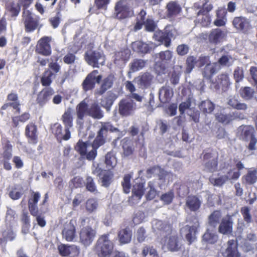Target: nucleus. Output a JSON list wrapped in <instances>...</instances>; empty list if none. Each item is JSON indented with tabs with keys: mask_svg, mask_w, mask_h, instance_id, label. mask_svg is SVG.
<instances>
[{
	"mask_svg": "<svg viewBox=\"0 0 257 257\" xmlns=\"http://www.w3.org/2000/svg\"><path fill=\"white\" fill-rule=\"evenodd\" d=\"M193 101L194 100L192 98L188 97L186 101L182 102L179 105V110L181 114L184 113L186 110H187V112H190L195 108L194 106L191 107Z\"/></svg>",
	"mask_w": 257,
	"mask_h": 257,
	"instance_id": "nucleus-45",
	"label": "nucleus"
},
{
	"mask_svg": "<svg viewBox=\"0 0 257 257\" xmlns=\"http://www.w3.org/2000/svg\"><path fill=\"white\" fill-rule=\"evenodd\" d=\"M102 79V75L99 74L98 70H93L88 74L82 83L84 91L93 89L95 83H99Z\"/></svg>",
	"mask_w": 257,
	"mask_h": 257,
	"instance_id": "nucleus-8",
	"label": "nucleus"
},
{
	"mask_svg": "<svg viewBox=\"0 0 257 257\" xmlns=\"http://www.w3.org/2000/svg\"><path fill=\"white\" fill-rule=\"evenodd\" d=\"M197 21L202 26L206 27L210 24V19L207 14L202 13L201 11H199L197 13Z\"/></svg>",
	"mask_w": 257,
	"mask_h": 257,
	"instance_id": "nucleus-54",
	"label": "nucleus"
},
{
	"mask_svg": "<svg viewBox=\"0 0 257 257\" xmlns=\"http://www.w3.org/2000/svg\"><path fill=\"white\" fill-rule=\"evenodd\" d=\"M233 221L231 216L224 217L219 224L218 232L225 235L231 234L232 232Z\"/></svg>",
	"mask_w": 257,
	"mask_h": 257,
	"instance_id": "nucleus-14",
	"label": "nucleus"
},
{
	"mask_svg": "<svg viewBox=\"0 0 257 257\" xmlns=\"http://www.w3.org/2000/svg\"><path fill=\"white\" fill-rule=\"evenodd\" d=\"M233 25L237 29L243 32L247 31L250 27L248 20L243 17H235L233 21Z\"/></svg>",
	"mask_w": 257,
	"mask_h": 257,
	"instance_id": "nucleus-27",
	"label": "nucleus"
},
{
	"mask_svg": "<svg viewBox=\"0 0 257 257\" xmlns=\"http://www.w3.org/2000/svg\"><path fill=\"white\" fill-rule=\"evenodd\" d=\"M240 173L238 171H236L235 169H230L225 175H223L225 179L227 180H236L240 176Z\"/></svg>",
	"mask_w": 257,
	"mask_h": 257,
	"instance_id": "nucleus-62",
	"label": "nucleus"
},
{
	"mask_svg": "<svg viewBox=\"0 0 257 257\" xmlns=\"http://www.w3.org/2000/svg\"><path fill=\"white\" fill-rule=\"evenodd\" d=\"M92 220H94L93 218L87 217H81L79 219L80 227H82L79 232V241L85 246L90 245L96 236L95 229L89 225Z\"/></svg>",
	"mask_w": 257,
	"mask_h": 257,
	"instance_id": "nucleus-2",
	"label": "nucleus"
},
{
	"mask_svg": "<svg viewBox=\"0 0 257 257\" xmlns=\"http://www.w3.org/2000/svg\"><path fill=\"white\" fill-rule=\"evenodd\" d=\"M154 76L150 73H144L136 77L134 81L138 85L139 88L146 89L149 88L153 80Z\"/></svg>",
	"mask_w": 257,
	"mask_h": 257,
	"instance_id": "nucleus-12",
	"label": "nucleus"
},
{
	"mask_svg": "<svg viewBox=\"0 0 257 257\" xmlns=\"http://www.w3.org/2000/svg\"><path fill=\"white\" fill-rule=\"evenodd\" d=\"M205 169L209 172H214L217 170V158L211 156V154L206 153L203 157Z\"/></svg>",
	"mask_w": 257,
	"mask_h": 257,
	"instance_id": "nucleus-22",
	"label": "nucleus"
},
{
	"mask_svg": "<svg viewBox=\"0 0 257 257\" xmlns=\"http://www.w3.org/2000/svg\"><path fill=\"white\" fill-rule=\"evenodd\" d=\"M254 90L249 87H242L240 89V95L242 98L245 100L251 99L254 95Z\"/></svg>",
	"mask_w": 257,
	"mask_h": 257,
	"instance_id": "nucleus-51",
	"label": "nucleus"
},
{
	"mask_svg": "<svg viewBox=\"0 0 257 257\" xmlns=\"http://www.w3.org/2000/svg\"><path fill=\"white\" fill-rule=\"evenodd\" d=\"M235 59L228 53L223 55L217 62L219 66L229 67L232 66Z\"/></svg>",
	"mask_w": 257,
	"mask_h": 257,
	"instance_id": "nucleus-36",
	"label": "nucleus"
},
{
	"mask_svg": "<svg viewBox=\"0 0 257 257\" xmlns=\"http://www.w3.org/2000/svg\"><path fill=\"white\" fill-rule=\"evenodd\" d=\"M141 255L142 257H159L156 249L149 245L143 247Z\"/></svg>",
	"mask_w": 257,
	"mask_h": 257,
	"instance_id": "nucleus-46",
	"label": "nucleus"
},
{
	"mask_svg": "<svg viewBox=\"0 0 257 257\" xmlns=\"http://www.w3.org/2000/svg\"><path fill=\"white\" fill-rule=\"evenodd\" d=\"M147 63V60L135 59L130 64V70L132 72L140 71L145 67Z\"/></svg>",
	"mask_w": 257,
	"mask_h": 257,
	"instance_id": "nucleus-37",
	"label": "nucleus"
},
{
	"mask_svg": "<svg viewBox=\"0 0 257 257\" xmlns=\"http://www.w3.org/2000/svg\"><path fill=\"white\" fill-rule=\"evenodd\" d=\"M218 235L215 229L208 228L202 236V240L209 244H214L218 240Z\"/></svg>",
	"mask_w": 257,
	"mask_h": 257,
	"instance_id": "nucleus-31",
	"label": "nucleus"
},
{
	"mask_svg": "<svg viewBox=\"0 0 257 257\" xmlns=\"http://www.w3.org/2000/svg\"><path fill=\"white\" fill-rule=\"evenodd\" d=\"M223 37L222 31L219 29H216L210 32L208 36V40L210 43L216 44L221 41Z\"/></svg>",
	"mask_w": 257,
	"mask_h": 257,
	"instance_id": "nucleus-33",
	"label": "nucleus"
},
{
	"mask_svg": "<svg viewBox=\"0 0 257 257\" xmlns=\"http://www.w3.org/2000/svg\"><path fill=\"white\" fill-rule=\"evenodd\" d=\"M227 104L234 109L245 110L247 108V105L245 103L240 102L234 97H230L228 98Z\"/></svg>",
	"mask_w": 257,
	"mask_h": 257,
	"instance_id": "nucleus-42",
	"label": "nucleus"
},
{
	"mask_svg": "<svg viewBox=\"0 0 257 257\" xmlns=\"http://www.w3.org/2000/svg\"><path fill=\"white\" fill-rule=\"evenodd\" d=\"M231 113L218 112L215 114V118L219 122L224 124H228L231 120Z\"/></svg>",
	"mask_w": 257,
	"mask_h": 257,
	"instance_id": "nucleus-48",
	"label": "nucleus"
},
{
	"mask_svg": "<svg viewBox=\"0 0 257 257\" xmlns=\"http://www.w3.org/2000/svg\"><path fill=\"white\" fill-rule=\"evenodd\" d=\"M202 203L201 200L196 196H189L185 200V208L192 212L198 211Z\"/></svg>",
	"mask_w": 257,
	"mask_h": 257,
	"instance_id": "nucleus-18",
	"label": "nucleus"
},
{
	"mask_svg": "<svg viewBox=\"0 0 257 257\" xmlns=\"http://www.w3.org/2000/svg\"><path fill=\"white\" fill-rule=\"evenodd\" d=\"M108 236V234L103 235L97 240L96 250L100 257L109 256L112 251L113 244Z\"/></svg>",
	"mask_w": 257,
	"mask_h": 257,
	"instance_id": "nucleus-4",
	"label": "nucleus"
},
{
	"mask_svg": "<svg viewBox=\"0 0 257 257\" xmlns=\"http://www.w3.org/2000/svg\"><path fill=\"white\" fill-rule=\"evenodd\" d=\"M118 236L120 243H128L132 239V231L128 228L121 229L119 231Z\"/></svg>",
	"mask_w": 257,
	"mask_h": 257,
	"instance_id": "nucleus-35",
	"label": "nucleus"
},
{
	"mask_svg": "<svg viewBox=\"0 0 257 257\" xmlns=\"http://www.w3.org/2000/svg\"><path fill=\"white\" fill-rule=\"evenodd\" d=\"M133 47L137 51L143 53H147L154 49L156 45L152 42L148 43L142 41L135 42L133 43Z\"/></svg>",
	"mask_w": 257,
	"mask_h": 257,
	"instance_id": "nucleus-24",
	"label": "nucleus"
},
{
	"mask_svg": "<svg viewBox=\"0 0 257 257\" xmlns=\"http://www.w3.org/2000/svg\"><path fill=\"white\" fill-rule=\"evenodd\" d=\"M156 40L163 44L166 47H168L170 45V40L166 37L165 31L156 32L155 34Z\"/></svg>",
	"mask_w": 257,
	"mask_h": 257,
	"instance_id": "nucleus-58",
	"label": "nucleus"
},
{
	"mask_svg": "<svg viewBox=\"0 0 257 257\" xmlns=\"http://www.w3.org/2000/svg\"><path fill=\"white\" fill-rule=\"evenodd\" d=\"M76 123L79 129L83 128L85 122V116L86 114L94 119H100L103 116V111L98 104L94 103L89 108L87 103L82 101L76 107Z\"/></svg>",
	"mask_w": 257,
	"mask_h": 257,
	"instance_id": "nucleus-1",
	"label": "nucleus"
},
{
	"mask_svg": "<svg viewBox=\"0 0 257 257\" xmlns=\"http://www.w3.org/2000/svg\"><path fill=\"white\" fill-rule=\"evenodd\" d=\"M234 240H229L227 242V247L225 253L227 257H240L237 250V246Z\"/></svg>",
	"mask_w": 257,
	"mask_h": 257,
	"instance_id": "nucleus-32",
	"label": "nucleus"
},
{
	"mask_svg": "<svg viewBox=\"0 0 257 257\" xmlns=\"http://www.w3.org/2000/svg\"><path fill=\"white\" fill-rule=\"evenodd\" d=\"M247 142H249V143L247 146V150L244 151V155L247 156L254 154V151L256 150L257 139L255 136L251 139L248 140Z\"/></svg>",
	"mask_w": 257,
	"mask_h": 257,
	"instance_id": "nucleus-50",
	"label": "nucleus"
},
{
	"mask_svg": "<svg viewBox=\"0 0 257 257\" xmlns=\"http://www.w3.org/2000/svg\"><path fill=\"white\" fill-rule=\"evenodd\" d=\"M105 164L107 170L113 169L117 164L116 158L112 152H108L105 155Z\"/></svg>",
	"mask_w": 257,
	"mask_h": 257,
	"instance_id": "nucleus-43",
	"label": "nucleus"
},
{
	"mask_svg": "<svg viewBox=\"0 0 257 257\" xmlns=\"http://www.w3.org/2000/svg\"><path fill=\"white\" fill-rule=\"evenodd\" d=\"M115 55V58L114 62L116 64H119V61H121L124 62L129 58L130 56V51L128 49H125L116 53Z\"/></svg>",
	"mask_w": 257,
	"mask_h": 257,
	"instance_id": "nucleus-47",
	"label": "nucleus"
},
{
	"mask_svg": "<svg viewBox=\"0 0 257 257\" xmlns=\"http://www.w3.org/2000/svg\"><path fill=\"white\" fill-rule=\"evenodd\" d=\"M149 190L146 195V198L148 200H152L158 195V192L155 189V184L154 181H150L148 184Z\"/></svg>",
	"mask_w": 257,
	"mask_h": 257,
	"instance_id": "nucleus-53",
	"label": "nucleus"
},
{
	"mask_svg": "<svg viewBox=\"0 0 257 257\" xmlns=\"http://www.w3.org/2000/svg\"><path fill=\"white\" fill-rule=\"evenodd\" d=\"M99 130L98 131L96 137L93 141L94 145L96 147H100L105 143L108 131L111 132H118V130L114 127L108 122H101Z\"/></svg>",
	"mask_w": 257,
	"mask_h": 257,
	"instance_id": "nucleus-3",
	"label": "nucleus"
},
{
	"mask_svg": "<svg viewBox=\"0 0 257 257\" xmlns=\"http://www.w3.org/2000/svg\"><path fill=\"white\" fill-rule=\"evenodd\" d=\"M144 190L143 183H137L134 185L132 189L133 195L130 200V202L133 204L138 203L143 196Z\"/></svg>",
	"mask_w": 257,
	"mask_h": 257,
	"instance_id": "nucleus-21",
	"label": "nucleus"
},
{
	"mask_svg": "<svg viewBox=\"0 0 257 257\" xmlns=\"http://www.w3.org/2000/svg\"><path fill=\"white\" fill-rule=\"evenodd\" d=\"M209 181L213 185L220 187L226 182V180L223 175L217 177L212 175L209 178Z\"/></svg>",
	"mask_w": 257,
	"mask_h": 257,
	"instance_id": "nucleus-60",
	"label": "nucleus"
},
{
	"mask_svg": "<svg viewBox=\"0 0 257 257\" xmlns=\"http://www.w3.org/2000/svg\"><path fill=\"white\" fill-rule=\"evenodd\" d=\"M136 108V103L131 98L122 99L119 103V112L123 116L131 115Z\"/></svg>",
	"mask_w": 257,
	"mask_h": 257,
	"instance_id": "nucleus-11",
	"label": "nucleus"
},
{
	"mask_svg": "<svg viewBox=\"0 0 257 257\" xmlns=\"http://www.w3.org/2000/svg\"><path fill=\"white\" fill-rule=\"evenodd\" d=\"M243 181L247 184H253L257 181V170L250 169L242 178Z\"/></svg>",
	"mask_w": 257,
	"mask_h": 257,
	"instance_id": "nucleus-40",
	"label": "nucleus"
},
{
	"mask_svg": "<svg viewBox=\"0 0 257 257\" xmlns=\"http://www.w3.org/2000/svg\"><path fill=\"white\" fill-rule=\"evenodd\" d=\"M100 176V182L102 186L107 187L111 183L113 177V174L110 172L104 171Z\"/></svg>",
	"mask_w": 257,
	"mask_h": 257,
	"instance_id": "nucleus-52",
	"label": "nucleus"
},
{
	"mask_svg": "<svg viewBox=\"0 0 257 257\" xmlns=\"http://www.w3.org/2000/svg\"><path fill=\"white\" fill-rule=\"evenodd\" d=\"M90 146L91 145H88L86 143L79 141L75 147V149L83 157L84 156V154H86V152L89 150Z\"/></svg>",
	"mask_w": 257,
	"mask_h": 257,
	"instance_id": "nucleus-61",
	"label": "nucleus"
},
{
	"mask_svg": "<svg viewBox=\"0 0 257 257\" xmlns=\"http://www.w3.org/2000/svg\"><path fill=\"white\" fill-rule=\"evenodd\" d=\"M221 217V213L219 210L213 211L208 217V224L209 226L215 229L219 222Z\"/></svg>",
	"mask_w": 257,
	"mask_h": 257,
	"instance_id": "nucleus-38",
	"label": "nucleus"
},
{
	"mask_svg": "<svg viewBox=\"0 0 257 257\" xmlns=\"http://www.w3.org/2000/svg\"><path fill=\"white\" fill-rule=\"evenodd\" d=\"M52 133L57 137L58 139L68 140L69 139H66V131H63L62 126L59 123H54L51 127Z\"/></svg>",
	"mask_w": 257,
	"mask_h": 257,
	"instance_id": "nucleus-41",
	"label": "nucleus"
},
{
	"mask_svg": "<svg viewBox=\"0 0 257 257\" xmlns=\"http://www.w3.org/2000/svg\"><path fill=\"white\" fill-rule=\"evenodd\" d=\"M199 227V221L197 218L195 217L194 222L192 225H186L181 229V233L185 236L189 244H191L195 240L196 233Z\"/></svg>",
	"mask_w": 257,
	"mask_h": 257,
	"instance_id": "nucleus-10",
	"label": "nucleus"
},
{
	"mask_svg": "<svg viewBox=\"0 0 257 257\" xmlns=\"http://www.w3.org/2000/svg\"><path fill=\"white\" fill-rule=\"evenodd\" d=\"M84 58L88 65L96 68H99L100 65H104L105 60L102 53L92 50L87 51L85 53Z\"/></svg>",
	"mask_w": 257,
	"mask_h": 257,
	"instance_id": "nucleus-6",
	"label": "nucleus"
},
{
	"mask_svg": "<svg viewBox=\"0 0 257 257\" xmlns=\"http://www.w3.org/2000/svg\"><path fill=\"white\" fill-rule=\"evenodd\" d=\"M174 197V194L173 191H170L162 194L160 197V200L164 202L165 204H170Z\"/></svg>",
	"mask_w": 257,
	"mask_h": 257,
	"instance_id": "nucleus-63",
	"label": "nucleus"
},
{
	"mask_svg": "<svg viewBox=\"0 0 257 257\" xmlns=\"http://www.w3.org/2000/svg\"><path fill=\"white\" fill-rule=\"evenodd\" d=\"M220 69L219 65L217 63L210 62L203 69L202 74L204 77L210 79L213 75L217 73Z\"/></svg>",
	"mask_w": 257,
	"mask_h": 257,
	"instance_id": "nucleus-26",
	"label": "nucleus"
},
{
	"mask_svg": "<svg viewBox=\"0 0 257 257\" xmlns=\"http://www.w3.org/2000/svg\"><path fill=\"white\" fill-rule=\"evenodd\" d=\"M75 223V221L71 220L69 223L64 224L62 235L63 238L67 241L73 240L76 236Z\"/></svg>",
	"mask_w": 257,
	"mask_h": 257,
	"instance_id": "nucleus-17",
	"label": "nucleus"
},
{
	"mask_svg": "<svg viewBox=\"0 0 257 257\" xmlns=\"http://www.w3.org/2000/svg\"><path fill=\"white\" fill-rule=\"evenodd\" d=\"M173 57V53L170 50L161 51L156 54V64L160 67L162 73H164L166 69L171 65Z\"/></svg>",
	"mask_w": 257,
	"mask_h": 257,
	"instance_id": "nucleus-7",
	"label": "nucleus"
},
{
	"mask_svg": "<svg viewBox=\"0 0 257 257\" xmlns=\"http://www.w3.org/2000/svg\"><path fill=\"white\" fill-rule=\"evenodd\" d=\"M159 94L160 101L162 103H166L173 96V91L169 86H165L160 89Z\"/></svg>",
	"mask_w": 257,
	"mask_h": 257,
	"instance_id": "nucleus-30",
	"label": "nucleus"
},
{
	"mask_svg": "<svg viewBox=\"0 0 257 257\" xmlns=\"http://www.w3.org/2000/svg\"><path fill=\"white\" fill-rule=\"evenodd\" d=\"M122 148V157H128L131 156L135 151V146L132 141L127 138L121 141Z\"/></svg>",
	"mask_w": 257,
	"mask_h": 257,
	"instance_id": "nucleus-25",
	"label": "nucleus"
},
{
	"mask_svg": "<svg viewBox=\"0 0 257 257\" xmlns=\"http://www.w3.org/2000/svg\"><path fill=\"white\" fill-rule=\"evenodd\" d=\"M26 135L32 143H36L37 140L36 125L33 123L28 124L26 127Z\"/></svg>",
	"mask_w": 257,
	"mask_h": 257,
	"instance_id": "nucleus-34",
	"label": "nucleus"
},
{
	"mask_svg": "<svg viewBox=\"0 0 257 257\" xmlns=\"http://www.w3.org/2000/svg\"><path fill=\"white\" fill-rule=\"evenodd\" d=\"M186 73H190L194 68L195 65L197 66L196 58L193 56L188 57L186 61Z\"/></svg>",
	"mask_w": 257,
	"mask_h": 257,
	"instance_id": "nucleus-57",
	"label": "nucleus"
},
{
	"mask_svg": "<svg viewBox=\"0 0 257 257\" xmlns=\"http://www.w3.org/2000/svg\"><path fill=\"white\" fill-rule=\"evenodd\" d=\"M62 119L65 127V138L70 139L71 134L69 129L73 126V117L72 115L71 109L70 108H68L64 112L62 116Z\"/></svg>",
	"mask_w": 257,
	"mask_h": 257,
	"instance_id": "nucleus-20",
	"label": "nucleus"
},
{
	"mask_svg": "<svg viewBox=\"0 0 257 257\" xmlns=\"http://www.w3.org/2000/svg\"><path fill=\"white\" fill-rule=\"evenodd\" d=\"M115 80V78L113 75H109L102 80L99 88L95 90L94 95L95 96H100L102 95L112 86Z\"/></svg>",
	"mask_w": 257,
	"mask_h": 257,
	"instance_id": "nucleus-15",
	"label": "nucleus"
},
{
	"mask_svg": "<svg viewBox=\"0 0 257 257\" xmlns=\"http://www.w3.org/2000/svg\"><path fill=\"white\" fill-rule=\"evenodd\" d=\"M238 133L239 134L240 139L246 142L255 136L253 127L248 125L240 126L238 130Z\"/></svg>",
	"mask_w": 257,
	"mask_h": 257,
	"instance_id": "nucleus-23",
	"label": "nucleus"
},
{
	"mask_svg": "<svg viewBox=\"0 0 257 257\" xmlns=\"http://www.w3.org/2000/svg\"><path fill=\"white\" fill-rule=\"evenodd\" d=\"M167 9L170 16L176 15L181 11L180 6L175 2H169L167 5Z\"/></svg>",
	"mask_w": 257,
	"mask_h": 257,
	"instance_id": "nucleus-56",
	"label": "nucleus"
},
{
	"mask_svg": "<svg viewBox=\"0 0 257 257\" xmlns=\"http://www.w3.org/2000/svg\"><path fill=\"white\" fill-rule=\"evenodd\" d=\"M7 9L12 17H16L20 11V3H9L7 5Z\"/></svg>",
	"mask_w": 257,
	"mask_h": 257,
	"instance_id": "nucleus-55",
	"label": "nucleus"
},
{
	"mask_svg": "<svg viewBox=\"0 0 257 257\" xmlns=\"http://www.w3.org/2000/svg\"><path fill=\"white\" fill-rule=\"evenodd\" d=\"M54 94V90L51 87L43 89L38 94L37 102L39 105L43 106L50 100L51 96Z\"/></svg>",
	"mask_w": 257,
	"mask_h": 257,
	"instance_id": "nucleus-16",
	"label": "nucleus"
},
{
	"mask_svg": "<svg viewBox=\"0 0 257 257\" xmlns=\"http://www.w3.org/2000/svg\"><path fill=\"white\" fill-rule=\"evenodd\" d=\"M161 242L164 247H166L171 251H177L180 247L178 236L172 232L170 234H165Z\"/></svg>",
	"mask_w": 257,
	"mask_h": 257,
	"instance_id": "nucleus-9",
	"label": "nucleus"
},
{
	"mask_svg": "<svg viewBox=\"0 0 257 257\" xmlns=\"http://www.w3.org/2000/svg\"><path fill=\"white\" fill-rule=\"evenodd\" d=\"M51 40V37H44L41 38L38 43L36 51L39 54L45 56L49 55L51 53V48L49 43Z\"/></svg>",
	"mask_w": 257,
	"mask_h": 257,
	"instance_id": "nucleus-13",
	"label": "nucleus"
},
{
	"mask_svg": "<svg viewBox=\"0 0 257 257\" xmlns=\"http://www.w3.org/2000/svg\"><path fill=\"white\" fill-rule=\"evenodd\" d=\"M89 150L86 152V154H84V156H83L84 158H85L87 160L89 161L93 160L97 155V149L99 147H96L94 145V142L92 144L91 146H89Z\"/></svg>",
	"mask_w": 257,
	"mask_h": 257,
	"instance_id": "nucleus-59",
	"label": "nucleus"
},
{
	"mask_svg": "<svg viewBox=\"0 0 257 257\" xmlns=\"http://www.w3.org/2000/svg\"><path fill=\"white\" fill-rule=\"evenodd\" d=\"M200 110L204 113H211L214 109L215 105L208 99L202 101L199 105Z\"/></svg>",
	"mask_w": 257,
	"mask_h": 257,
	"instance_id": "nucleus-39",
	"label": "nucleus"
},
{
	"mask_svg": "<svg viewBox=\"0 0 257 257\" xmlns=\"http://www.w3.org/2000/svg\"><path fill=\"white\" fill-rule=\"evenodd\" d=\"M55 77V75L49 69L46 70L43 74L41 82L44 86H49L52 82V79Z\"/></svg>",
	"mask_w": 257,
	"mask_h": 257,
	"instance_id": "nucleus-44",
	"label": "nucleus"
},
{
	"mask_svg": "<svg viewBox=\"0 0 257 257\" xmlns=\"http://www.w3.org/2000/svg\"><path fill=\"white\" fill-rule=\"evenodd\" d=\"M240 212L244 221L247 224H249L252 222V217L250 213V209L248 207H242L241 209Z\"/></svg>",
	"mask_w": 257,
	"mask_h": 257,
	"instance_id": "nucleus-64",
	"label": "nucleus"
},
{
	"mask_svg": "<svg viewBox=\"0 0 257 257\" xmlns=\"http://www.w3.org/2000/svg\"><path fill=\"white\" fill-rule=\"evenodd\" d=\"M98 204L97 201L94 198H90L85 202V209L89 213H92L96 211Z\"/></svg>",
	"mask_w": 257,
	"mask_h": 257,
	"instance_id": "nucleus-49",
	"label": "nucleus"
},
{
	"mask_svg": "<svg viewBox=\"0 0 257 257\" xmlns=\"http://www.w3.org/2000/svg\"><path fill=\"white\" fill-rule=\"evenodd\" d=\"M117 96L114 93L109 91L101 100V105L105 108L107 111L110 110L114 101L116 99Z\"/></svg>",
	"mask_w": 257,
	"mask_h": 257,
	"instance_id": "nucleus-28",
	"label": "nucleus"
},
{
	"mask_svg": "<svg viewBox=\"0 0 257 257\" xmlns=\"http://www.w3.org/2000/svg\"><path fill=\"white\" fill-rule=\"evenodd\" d=\"M153 229L154 231H161L163 235L170 234L172 232L171 227L170 225L164 223L161 220H155L153 223Z\"/></svg>",
	"mask_w": 257,
	"mask_h": 257,
	"instance_id": "nucleus-29",
	"label": "nucleus"
},
{
	"mask_svg": "<svg viewBox=\"0 0 257 257\" xmlns=\"http://www.w3.org/2000/svg\"><path fill=\"white\" fill-rule=\"evenodd\" d=\"M115 17L123 19L133 15L132 2L131 0H120L115 6Z\"/></svg>",
	"mask_w": 257,
	"mask_h": 257,
	"instance_id": "nucleus-5",
	"label": "nucleus"
},
{
	"mask_svg": "<svg viewBox=\"0 0 257 257\" xmlns=\"http://www.w3.org/2000/svg\"><path fill=\"white\" fill-rule=\"evenodd\" d=\"M25 17V27L27 32H31L35 30L39 25L38 21L32 17V14L29 11H24Z\"/></svg>",
	"mask_w": 257,
	"mask_h": 257,
	"instance_id": "nucleus-19",
	"label": "nucleus"
}]
</instances>
